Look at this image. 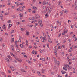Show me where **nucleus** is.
Masks as SVG:
<instances>
[{
  "instance_id": "obj_42",
  "label": "nucleus",
  "mask_w": 77,
  "mask_h": 77,
  "mask_svg": "<svg viewBox=\"0 0 77 77\" xmlns=\"http://www.w3.org/2000/svg\"><path fill=\"white\" fill-rule=\"evenodd\" d=\"M27 62L29 63H31V62H30V61H29L27 60Z\"/></svg>"
},
{
  "instance_id": "obj_56",
  "label": "nucleus",
  "mask_w": 77,
  "mask_h": 77,
  "mask_svg": "<svg viewBox=\"0 0 77 77\" xmlns=\"http://www.w3.org/2000/svg\"><path fill=\"white\" fill-rule=\"evenodd\" d=\"M26 8V7L25 6H23L22 7V9H24Z\"/></svg>"
},
{
  "instance_id": "obj_40",
  "label": "nucleus",
  "mask_w": 77,
  "mask_h": 77,
  "mask_svg": "<svg viewBox=\"0 0 77 77\" xmlns=\"http://www.w3.org/2000/svg\"><path fill=\"white\" fill-rule=\"evenodd\" d=\"M0 17L1 18H3V15H2V14H0Z\"/></svg>"
},
{
  "instance_id": "obj_22",
  "label": "nucleus",
  "mask_w": 77,
  "mask_h": 77,
  "mask_svg": "<svg viewBox=\"0 0 77 77\" xmlns=\"http://www.w3.org/2000/svg\"><path fill=\"white\" fill-rule=\"evenodd\" d=\"M45 71V70L44 69H42V73H44V72Z\"/></svg>"
},
{
  "instance_id": "obj_57",
  "label": "nucleus",
  "mask_w": 77,
  "mask_h": 77,
  "mask_svg": "<svg viewBox=\"0 0 77 77\" xmlns=\"http://www.w3.org/2000/svg\"><path fill=\"white\" fill-rule=\"evenodd\" d=\"M60 15H62L63 14V13H62V12H60Z\"/></svg>"
},
{
  "instance_id": "obj_41",
  "label": "nucleus",
  "mask_w": 77,
  "mask_h": 77,
  "mask_svg": "<svg viewBox=\"0 0 77 77\" xmlns=\"http://www.w3.org/2000/svg\"><path fill=\"white\" fill-rule=\"evenodd\" d=\"M47 47H48V48H49V44H47Z\"/></svg>"
},
{
  "instance_id": "obj_24",
  "label": "nucleus",
  "mask_w": 77,
  "mask_h": 77,
  "mask_svg": "<svg viewBox=\"0 0 77 77\" xmlns=\"http://www.w3.org/2000/svg\"><path fill=\"white\" fill-rule=\"evenodd\" d=\"M55 50H57V47L56 46L55 47Z\"/></svg>"
},
{
  "instance_id": "obj_58",
  "label": "nucleus",
  "mask_w": 77,
  "mask_h": 77,
  "mask_svg": "<svg viewBox=\"0 0 77 77\" xmlns=\"http://www.w3.org/2000/svg\"><path fill=\"white\" fill-rule=\"evenodd\" d=\"M50 57H47V60H50Z\"/></svg>"
},
{
  "instance_id": "obj_64",
  "label": "nucleus",
  "mask_w": 77,
  "mask_h": 77,
  "mask_svg": "<svg viewBox=\"0 0 77 77\" xmlns=\"http://www.w3.org/2000/svg\"><path fill=\"white\" fill-rule=\"evenodd\" d=\"M58 49H61V47H60V46H59L58 47Z\"/></svg>"
},
{
  "instance_id": "obj_4",
  "label": "nucleus",
  "mask_w": 77,
  "mask_h": 77,
  "mask_svg": "<svg viewBox=\"0 0 77 77\" xmlns=\"http://www.w3.org/2000/svg\"><path fill=\"white\" fill-rule=\"evenodd\" d=\"M35 17H36V19H37V18H40V16H39V15L38 14H36L35 15Z\"/></svg>"
},
{
  "instance_id": "obj_38",
  "label": "nucleus",
  "mask_w": 77,
  "mask_h": 77,
  "mask_svg": "<svg viewBox=\"0 0 77 77\" xmlns=\"http://www.w3.org/2000/svg\"><path fill=\"white\" fill-rule=\"evenodd\" d=\"M68 77V74H66L65 76V77Z\"/></svg>"
},
{
  "instance_id": "obj_54",
  "label": "nucleus",
  "mask_w": 77,
  "mask_h": 77,
  "mask_svg": "<svg viewBox=\"0 0 77 77\" xmlns=\"http://www.w3.org/2000/svg\"><path fill=\"white\" fill-rule=\"evenodd\" d=\"M69 42H71V39H69L68 40Z\"/></svg>"
},
{
  "instance_id": "obj_14",
  "label": "nucleus",
  "mask_w": 77,
  "mask_h": 77,
  "mask_svg": "<svg viewBox=\"0 0 77 77\" xmlns=\"http://www.w3.org/2000/svg\"><path fill=\"white\" fill-rule=\"evenodd\" d=\"M61 72L63 74H65V73H66V72H65V71H62Z\"/></svg>"
},
{
  "instance_id": "obj_6",
  "label": "nucleus",
  "mask_w": 77,
  "mask_h": 77,
  "mask_svg": "<svg viewBox=\"0 0 77 77\" xmlns=\"http://www.w3.org/2000/svg\"><path fill=\"white\" fill-rule=\"evenodd\" d=\"M54 63L56 65L57 64V61L56 60V59L55 58H54Z\"/></svg>"
},
{
  "instance_id": "obj_36",
  "label": "nucleus",
  "mask_w": 77,
  "mask_h": 77,
  "mask_svg": "<svg viewBox=\"0 0 77 77\" xmlns=\"http://www.w3.org/2000/svg\"><path fill=\"white\" fill-rule=\"evenodd\" d=\"M75 5H77V1H75Z\"/></svg>"
},
{
  "instance_id": "obj_59",
  "label": "nucleus",
  "mask_w": 77,
  "mask_h": 77,
  "mask_svg": "<svg viewBox=\"0 0 77 77\" xmlns=\"http://www.w3.org/2000/svg\"><path fill=\"white\" fill-rule=\"evenodd\" d=\"M22 17H23V14H22V15L20 16V18H22Z\"/></svg>"
},
{
  "instance_id": "obj_52",
  "label": "nucleus",
  "mask_w": 77,
  "mask_h": 77,
  "mask_svg": "<svg viewBox=\"0 0 77 77\" xmlns=\"http://www.w3.org/2000/svg\"><path fill=\"white\" fill-rule=\"evenodd\" d=\"M24 56L25 57H26V58H27V55H24Z\"/></svg>"
},
{
  "instance_id": "obj_20",
  "label": "nucleus",
  "mask_w": 77,
  "mask_h": 77,
  "mask_svg": "<svg viewBox=\"0 0 77 77\" xmlns=\"http://www.w3.org/2000/svg\"><path fill=\"white\" fill-rule=\"evenodd\" d=\"M66 67H63V69L64 70H65V71H67V69H66Z\"/></svg>"
},
{
  "instance_id": "obj_25",
  "label": "nucleus",
  "mask_w": 77,
  "mask_h": 77,
  "mask_svg": "<svg viewBox=\"0 0 77 77\" xmlns=\"http://www.w3.org/2000/svg\"><path fill=\"white\" fill-rule=\"evenodd\" d=\"M43 40H44H44H45V41H46V37H44L43 38Z\"/></svg>"
},
{
  "instance_id": "obj_48",
  "label": "nucleus",
  "mask_w": 77,
  "mask_h": 77,
  "mask_svg": "<svg viewBox=\"0 0 77 77\" xmlns=\"http://www.w3.org/2000/svg\"><path fill=\"white\" fill-rule=\"evenodd\" d=\"M77 48V46H74V48L75 49V48Z\"/></svg>"
},
{
  "instance_id": "obj_7",
  "label": "nucleus",
  "mask_w": 77,
  "mask_h": 77,
  "mask_svg": "<svg viewBox=\"0 0 77 77\" xmlns=\"http://www.w3.org/2000/svg\"><path fill=\"white\" fill-rule=\"evenodd\" d=\"M2 28L4 29V30H6V26H5V25H4L3 26Z\"/></svg>"
},
{
  "instance_id": "obj_21",
  "label": "nucleus",
  "mask_w": 77,
  "mask_h": 77,
  "mask_svg": "<svg viewBox=\"0 0 77 77\" xmlns=\"http://www.w3.org/2000/svg\"><path fill=\"white\" fill-rule=\"evenodd\" d=\"M28 12H31L32 11V10L31 9H28Z\"/></svg>"
},
{
  "instance_id": "obj_29",
  "label": "nucleus",
  "mask_w": 77,
  "mask_h": 77,
  "mask_svg": "<svg viewBox=\"0 0 77 77\" xmlns=\"http://www.w3.org/2000/svg\"><path fill=\"white\" fill-rule=\"evenodd\" d=\"M37 73L39 75H41V73H40V72H38Z\"/></svg>"
},
{
  "instance_id": "obj_28",
  "label": "nucleus",
  "mask_w": 77,
  "mask_h": 77,
  "mask_svg": "<svg viewBox=\"0 0 77 77\" xmlns=\"http://www.w3.org/2000/svg\"><path fill=\"white\" fill-rule=\"evenodd\" d=\"M52 9H53L52 7H51V8L49 9V11L50 12V11H51V10H52Z\"/></svg>"
},
{
  "instance_id": "obj_1",
  "label": "nucleus",
  "mask_w": 77,
  "mask_h": 77,
  "mask_svg": "<svg viewBox=\"0 0 77 77\" xmlns=\"http://www.w3.org/2000/svg\"><path fill=\"white\" fill-rule=\"evenodd\" d=\"M62 12H64V14H67L68 12V10H66L65 11H64V10H62Z\"/></svg>"
},
{
  "instance_id": "obj_44",
  "label": "nucleus",
  "mask_w": 77,
  "mask_h": 77,
  "mask_svg": "<svg viewBox=\"0 0 77 77\" xmlns=\"http://www.w3.org/2000/svg\"><path fill=\"white\" fill-rule=\"evenodd\" d=\"M33 9H36V7H33Z\"/></svg>"
},
{
  "instance_id": "obj_5",
  "label": "nucleus",
  "mask_w": 77,
  "mask_h": 77,
  "mask_svg": "<svg viewBox=\"0 0 77 77\" xmlns=\"http://www.w3.org/2000/svg\"><path fill=\"white\" fill-rule=\"evenodd\" d=\"M14 41H15L14 38H13L11 39V43H12V42H14Z\"/></svg>"
},
{
  "instance_id": "obj_39",
  "label": "nucleus",
  "mask_w": 77,
  "mask_h": 77,
  "mask_svg": "<svg viewBox=\"0 0 77 77\" xmlns=\"http://www.w3.org/2000/svg\"><path fill=\"white\" fill-rule=\"evenodd\" d=\"M67 67H69V65H66V67L67 68Z\"/></svg>"
},
{
  "instance_id": "obj_23",
  "label": "nucleus",
  "mask_w": 77,
  "mask_h": 77,
  "mask_svg": "<svg viewBox=\"0 0 77 77\" xmlns=\"http://www.w3.org/2000/svg\"><path fill=\"white\" fill-rule=\"evenodd\" d=\"M17 52H19V53H20V50L18 49H17Z\"/></svg>"
},
{
  "instance_id": "obj_2",
  "label": "nucleus",
  "mask_w": 77,
  "mask_h": 77,
  "mask_svg": "<svg viewBox=\"0 0 77 77\" xmlns=\"http://www.w3.org/2000/svg\"><path fill=\"white\" fill-rule=\"evenodd\" d=\"M19 40H18V42H20L21 41V39H22V38L21 36H19Z\"/></svg>"
},
{
  "instance_id": "obj_49",
  "label": "nucleus",
  "mask_w": 77,
  "mask_h": 77,
  "mask_svg": "<svg viewBox=\"0 0 77 77\" xmlns=\"http://www.w3.org/2000/svg\"><path fill=\"white\" fill-rule=\"evenodd\" d=\"M53 25H51V29H53Z\"/></svg>"
},
{
  "instance_id": "obj_37",
  "label": "nucleus",
  "mask_w": 77,
  "mask_h": 77,
  "mask_svg": "<svg viewBox=\"0 0 77 77\" xmlns=\"http://www.w3.org/2000/svg\"><path fill=\"white\" fill-rule=\"evenodd\" d=\"M9 26L10 27H11L12 26V24H9Z\"/></svg>"
},
{
  "instance_id": "obj_62",
  "label": "nucleus",
  "mask_w": 77,
  "mask_h": 77,
  "mask_svg": "<svg viewBox=\"0 0 77 77\" xmlns=\"http://www.w3.org/2000/svg\"><path fill=\"white\" fill-rule=\"evenodd\" d=\"M7 22L8 23H11V20L8 21Z\"/></svg>"
},
{
  "instance_id": "obj_51",
  "label": "nucleus",
  "mask_w": 77,
  "mask_h": 77,
  "mask_svg": "<svg viewBox=\"0 0 77 77\" xmlns=\"http://www.w3.org/2000/svg\"><path fill=\"white\" fill-rule=\"evenodd\" d=\"M20 29L22 31H24V29H23V28H21Z\"/></svg>"
},
{
  "instance_id": "obj_10",
  "label": "nucleus",
  "mask_w": 77,
  "mask_h": 77,
  "mask_svg": "<svg viewBox=\"0 0 77 77\" xmlns=\"http://www.w3.org/2000/svg\"><path fill=\"white\" fill-rule=\"evenodd\" d=\"M29 32H26L25 35H26V36H29Z\"/></svg>"
},
{
  "instance_id": "obj_46",
  "label": "nucleus",
  "mask_w": 77,
  "mask_h": 77,
  "mask_svg": "<svg viewBox=\"0 0 77 77\" xmlns=\"http://www.w3.org/2000/svg\"><path fill=\"white\" fill-rule=\"evenodd\" d=\"M1 73H2V75H4L5 74V73H4V72H1Z\"/></svg>"
},
{
  "instance_id": "obj_63",
  "label": "nucleus",
  "mask_w": 77,
  "mask_h": 77,
  "mask_svg": "<svg viewBox=\"0 0 77 77\" xmlns=\"http://www.w3.org/2000/svg\"><path fill=\"white\" fill-rule=\"evenodd\" d=\"M73 27H74V26L73 25H72L71 26V28H73Z\"/></svg>"
},
{
  "instance_id": "obj_47",
  "label": "nucleus",
  "mask_w": 77,
  "mask_h": 77,
  "mask_svg": "<svg viewBox=\"0 0 77 77\" xmlns=\"http://www.w3.org/2000/svg\"><path fill=\"white\" fill-rule=\"evenodd\" d=\"M21 54H23V55L26 54V53H24V52L22 53Z\"/></svg>"
},
{
  "instance_id": "obj_32",
  "label": "nucleus",
  "mask_w": 77,
  "mask_h": 77,
  "mask_svg": "<svg viewBox=\"0 0 77 77\" xmlns=\"http://www.w3.org/2000/svg\"><path fill=\"white\" fill-rule=\"evenodd\" d=\"M32 54H33L35 53V51H32Z\"/></svg>"
},
{
  "instance_id": "obj_31",
  "label": "nucleus",
  "mask_w": 77,
  "mask_h": 77,
  "mask_svg": "<svg viewBox=\"0 0 77 77\" xmlns=\"http://www.w3.org/2000/svg\"><path fill=\"white\" fill-rule=\"evenodd\" d=\"M8 73L11 74V70H8Z\"/></svg>"
},
{
  "instance_id": "obj_9",
  "label": "nucleus",
  "mask_w": 77,
  "mask_h": 77,
  "mask_svg": "<svg viewBox=\"0 0 77 77\" xmlns=\"http://www.w3.org/2000/svg\"><path fill=\"white\" fill-rule=\"evenodd\" d=\"M10 68L11 69V70H12V71H15V69H14V67H10Z\"/></svg>"
},
{
  "instance_id": "obj_15",
  "label": "nucleus",
  "mask_w": 77,
  "mask_h": 77,
  "mask_svg": "<svg viewBox=\"0 0 77 77\" xmlns=\"http://www.w3.org/2000/svg\"><path fill=\"white\" fill-rule=\"evenodd\" d=\"M48 17V13H47L45 15V18H47Z\"/></svg>"
},
{
  "instance_id": "obj_35",
  "label": "nucleus",
  "mask_w": 77,
  "mask_h": 77,
  "mask_svg": "<svg viewBox=\"0 0 77 77\" xmlns=\"http://www.w3.org/2000/svg\"><path fill=\"white\" fill-rule=\"evenodd\" d=\"M45 58H43L42 59V60L43 61H45Z\"/></svg>"
},
{
  "instance_id": "obj_3",
  "label": "nucleus",
  "mask_w": 77,
  "mask_h": 77,
  "mask_svg": "<svg viewBox=\"0 0 77 77\" xmlns=\"http://www.w3.org/2000/svg\"><path fill=\"white\" fill-rule=\"evenodd\" d=\"M11 48H12V51H14V47L13 45H12L11 46Z\"/></svg>"
},
{
  "instance_id": "obj_18",
  "label": "nucleus",
  "mask_w": 77,
  "mask_h": 77,
  "mask_svg": "<svg viewBox=\"0 0 77 77\" xmlns=\"http://www.w3.org/2000/svg\"><path fill=\"white\" fill-rule=\"evenodd\" d=\"M17 60H18V61H19V62H22V60H20V59H18Z\"/></svg>"
},
{
  "instance_id": "obj_12",
  "label": "nucleus",
  "mask_w": 77,
  "mask_h": 77,
  "mask_svg": "<svg viewBox=\"0 0 77 77\" xmlns=\"http://www.w3.org/2000/svg\"><path fill=\"white\" fill-rule=\"evenodd\" d=\"M48 42H50V43H52V41H51V39L50 38H49Z\"/></svg>"
},
{
  "instance_id": "obj_19",
  "label": "nucleus",
  "mask_w": 77,
  "mask_h": 77,
  "mask_svg": "<svg viewBox=\"0 0 77 77\" xmlns=\"http://www.w3.org/2000/svg\"><path fill=\"white\" fill-rule=\"evenodd\" d=\"M39 25H40V27H42V26H43L42 23H40Z\"/></svg>"
},
{
  "instance_id": "obj_8",
  "label": "nucleus",
  "mask_w": 77,
  "mask_h": 77,
  "mask_svg": "<svg viewBox=\"0 0 77 77\" xmlns=\"http://www.w3.org/2000/svg\"><path fill=\"white\" fill-rule=\"evenodd\" d=\"M54 52L55 53V55L56 56H57V52L56 51V50H54Z\"/></svg>"
},
{
  "instance_id": "obj_45",
  "label": "nucleus",
  "mask_w": 77,
  "mask_h": 77,
  "mask_svg": "<svg viewBox=\"0 0 77 77\" xmlns=\"http://www.w3.org/2000/svg\"><path fill=\"white\" fill-rule=\"evenodd\" d=\"M18 2L17 1L16 2H15V4H16V5H17V4H18Z\"/></svg>"
},
{
  "instance_id": "obj_26",
  "label": "nucleus",
  "mask_w": 77,
  "mask_h": 77,
  "mask_svg": "<svg viewBox=\"0 0 77 77\" xmlns=\"http://www.w3.org/2000/svg\"><path fill=\"white\" fill-rule=\"evenodd\" d=\"M46 8V6H44L43 7V9H45Z\"/></svg>"
},
{
  "instance_id": "obj_60",
  "label": "nucleus",
  "mask_w": 77,
  "mask_h": 77,
  "mask_svg": "<svg viewBox=\"0 0 77 77\" xmlns=\"http://www.w3.org/2000/svg\"><path fill=\"white\" fill-rule=\"evenodd\" d=\"M75 41H77V38H76V37H75Z\"/></svg>"
},
{
  "instance_id": "obj_27",
  "label": "nucleus",
  "mask_w": 77,
  "mask_h": 77,
  "mask_svg": "<svg viewBox=\"0 0 77 77\" xmlns=\"http://www.w3.org/2000/svg\"><path fill=\"white\" fill-rule=\"evenodd\" d=\"M24 4V3H20L19 4V5H23Z\"/></svg>"
},
{
  "instance_id": "obj_17",
  "label": "nucleus",
  "mask_w": 77,
  "mask_h": 77,
  "mask_svg": "<svg viewBox=\"0 0 77 77\" xmlns=\"http://www.w3.org/2000/svg\"><path fill=\"white\" fill-rule=\"evenodd\" d=\"M43 5H46V3H45V1H44L43 2Z\"/></svg>"
},
{
  "instance_id": "obj_53",
  "label": "nucleus",
  "mask_w": 77,
  "mask_h": 77,
  "mask_svg": "<svg viewBox=\"0 0 77 77\" xmlns=\"http://www.w3.org/2000/svg\"><path fill=\"white\" fill-rule=\"evenodd\" d=\"M65 54V53L64 52H63L61 53V54H62V55H63V54Z\"/></svg>"
},
{
  "instance_id": "obj_13",
  "label": "nucleus",
  "mask_w": 77,
  "mask_h": 77,
  "mask_svg": "<svg viewBox=\"0 0 77 77\" xmlns=\"http://www.w3.org/2000/svg\"><path fill=\"white\" fill-rule=\"evenodd\" d=\"M38 23H40V24L42 23V20H38Z\"/></svg>"
},
{
  "instance_id": "obj_61",
  "label": "nucleus",
  "mask_w": 77,
  "mask_h": 77,
  "mask_svg": "<svg viewBox=\"0 0 77 77\" xmlns=\"http://www.w3.org/2000/svg\"><path fill=\"white\" fill-rule=\"evenodd\" d=\"M36 42H39V40H36Z\"/></svg>"
},
{
  "instance_id": "obj_30",
  "label": "nucleus",
  "mask_w": 77,
  "mask_h": 77,
  "mask_svg": "<svg viewBox=\"0 0 77 77\" xmlns=\"http://www.w3.org/2000/svg\"><path fill=\"white\" fill-rule=\"evenodd\" d=\"M32 72H33V73H35V70L32 69Z\"/></svg>"
},
{
  "instance_id": "obj_11",
  "label": "nucleus",
  "mask_w": 77,
  "mask_h": 77,
  "mask_svg": "<svg viewBox=\"0 0 77 77\" xmlns=\"http://www.w3.org/2000/svg\"><path fill=\"white\" fill-rule=\"evenodd\" d=\"M20 46L21 47V48H24V47H23V45L22 44H20Z\"/></svg>"
},
{
  "instance_id": "obj_50",
  "label": "nucleus",
  "mask_w": 77,
  "mask_h": 77,
  "mask_svg": "<svg viewBox=\"0 0 77 77\" xmlns=\"http://www.w3.org/2000/svg\"><path fill=\"white\" fill-rule=\"evenodd\" d=\"M72 63L71 62V61H70L69 62V65H71Z\"/></svg>"
},
{
  "instance_id": "obj_55",
  "label": "nucleus",
  "mask_w": 77,
  "mask_h": 77,
  "mask_svg": "<svg viewBox=\"0 0 77 77\" xmlns=\"http://www.w3.org/2000/svg\"><path fill=\"white\" fill-rule=\"evenodd\" d=\"M17 24L18 25L19 24H20V22H17Z\"/></svg>"
},
{
  "instance_id": "obj_43",
  "label": "nucleus",
  "mask_w": 77,
  "mask_h": 77,
  "mask_svg": "<svg viewBox=\"0 0 77 77\" xmlns=\"http://www.w3.org/2000/svg\"><path fill=\"white\" fill-rule=\"evenodd\" d=\"M15 59H16V60H18V58H17V57H15Z\"/></svg>"
},
{
  "instance_id": "obj_16",
  "label": "nucleus",
  "mask_w": 77,
  "mask_h": 77,
  "mask_svg": "<svg viewBox=\"0 0 77 77\" xmlns=\"http://www.w3.org/2000/svg\"><path fill=\"white\" fill-rule=\"evenodd\" d=\"M6 60H7V62H9V59L8 58H6Z\"/></svg>"
},
{
  "instance_id": "obj_33",
  "label": "nucleus",
  "mask_w": 77,
  "mask_h": 77,
  "mask_svg": "<svg viewBox=\"0 0 77 77\" xmlns=\"http://www.w3.org/2000/svg\"><path fill=\"white\" fill-rule=\"evenodd\" d=\"M42 13H43V14H45V12L43 11H42Z\"/></svg>"
},
{
  "instance_id": "obj_34",
  "label": "nucleus",
  "mask_w": 77,
  "mask_h": 77,
  "mask_svg": "<svg viewBox=\"0 0 77 77\" xmlns=\"http://www.w3.org/2000/svg\"><path fill=\"white\" fill-rule=\"evenodd\" d=\"M60 63L59 62V61H57V64L58 65V66H59V64Z\"/></svg>"
}]
</instances>
